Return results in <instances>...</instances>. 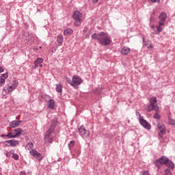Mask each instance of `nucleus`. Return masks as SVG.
I'll return each instance as SVG.
<instances>
[{
  "label": "nucleus",
  "instance_id": "obj_34",
  "mask_svg": "<svg viewBox=\"0 0 175 175\" xmlns=\"http://www.w3.org/2000/svg\"><path fill=\"white\" fill-rule=\"evenodd\" d=\"M153 118H154V120H161V115H159V113L156 112L153 116Z\"/></svg>",
  "mask_w": 175,
  "mask_h": 175
},
{
  "label": "nucleus",
  "instance_id": "obj_1",
  "mask_svg": "<svg viewBox=\"0 0 175 175\" xmlns=\"http://www.w3.org/2000/svg\"><path fill=\"white\" fill-rule=\"evenodd\" d=\"M100 36L98 43L102 46H109L111 43V38L109 36H106L105 32H100Z\"/></svg>",
  "mask_w": 175,
  "mask_h": 175
},
{
  "label": "nucleus",
  "instance_id": "obj_23",
  "mask_svg": "<svg viewBox=\"0 0 175 175\" xmlns=\"http://www.w3.org/2000/svg\"><path fill=\"white\" fill-rule=\"evenodd\" d=\"M57 42L59 43V44L62 46V43H64V36H62V35L57 36Z\"/></svg>",
  "mask_w": 175,
  "mask_h": 175
},
{
  "label": "nucleus",
  "instance_id": "obj_53",
  "mask_svg": "<svg viewBox=\"0 0 175 175\" xmlns=\"http://www.w3.org/2000/svg\"><path fill=\"white\" fill-rule=\"evenodd\" d=\"M143 40L144 41V38H143Z\"/></svg>",
  "mask_w": 175,
  "mask_h": 175
},
{
  "label": "nucleus",
  "instance_id": "obj_41",
  "mask_svg": "<svg viewBox=\"0 0 175 175\" xmlns=\"http://www.w3.org/2000/svg\"><path fill=\"white\" fill-rule=\"evenodd\" d=\"M142 175H150V172L147 170H144Z\"/></svg>",
  "mask_w": 175,
  "mask_h": 175
},
{
  "label": "nucleus",
  "instance_id": "obj_52",
  "mask_svg": "<svg viewBox=\"0 0 175 175\" xmlns=\"http://www.w3.org/2000/svg\"><path fill=\"white\" fill-rule=\"evenodd\" d=\"M0 175H2V174H1V173H0Z\"/></svg>",
  "mask_w": 175,
  "mask_h": 175
},
{
  "label": "nucleus",
  "instance_id": "obj_44",
  "mask_svg": "<svg viewBox=\"0 0 175 175\" xmlns=\"http://www.w3.org/2000/svg\"><path fill=\"white\" fill-rule=\"evenodd\" d=\"M136 116H139V118H142V117H143L140 115V113L138 111L136 112Z\"/></svg>",
  "mask_w": 175,
  "mask_h": 175
},
{
  "label": "nucleus",
  "instance_id": "obj_7",
  "mask_svg": "<svg viewBox=\"0 0 175 175\" xmlns=\"http://www.w3.org/2000/svg\"><path fill=\"white\" fill-rule=\"evenodd\" d=\"M166 18H167V14H166L165 12H162L159 16V24H160V25H165Z\"/></svg>",
  "mask_w": 175,
  "mask_h": 175
},
{
  "label": "nucleus",
  "instance_id": "obj_16",
  "mask_svg": "<svg viewBox=\"0 0 175 175\" xmlns=\"http://www.w3.org/2000/svg\"><path fill=\"white\" fill-rule=\"evenodd\" d=\"M157 102L158 100H157V97H154V96L151 97L149 100V103L152 106H158L157 105Z\"/></svg>",
  "mask_w": 175,
  "mask_h": 175
},
{
  "label": "nucleus",
  "instance_id": "obj_21",
  "mask_svg": "<svg viewBox=\"0 0 175 175\" xmlns=\"http://www.w3.org/2000/svg\"><path fill=\"white\" fill-rule=\"evenodd\" d=\"M43 62V58L42 57H38L34 61V65L36 68H38L39 66V64H42Z\"/></svg>",
  "mask_w": 175,
  "mask_h": 175
},
{
  "label": "nucleus",
  "instance_id": "obj_5",
  "mask_svg": "<svg viewBox=\"0 0 175 175\" xmlns=\"http://www.w3.org/2000/svg\"><path fill=\"white\" fill-rule=\"evenodd\" d=\"M139 124L145 128V129H147L148 131H150L151 129V124L147 122V120H144L143 117L139 118Z\"/></svg>",
  "mask_w": 175,
  "mask_h": 175
},
{
  "label": "nucleus",
  "instance_id": "obj_51",
  "mask_svg": "<svg viewBox=\"0 0 175 175\" xmlns=\"http://www.w3.org/2000/svg\"><path fill=\"white\" fill-rule=\"evenodd\" d=\"M37 11H38V12H40V10L38 9V10H37Z\"/></svg>",
  "mask_w": 175,
  "mask_h": 175
},
{
  "label": "nucleus",
  "instance_id": "obj_46",
  "mask_svg": "<svg viewBox=\"0 0 175 175\" xmlns=\"http://www.w3.org/2000/svg\"><path fill=\"white\" fill-rule=\"evenodd\" d=\"M99 2V0H92V3H98Z\"/></svg>",
  "mask_w": 175,
  "mask_h": 175
},
{
  "label": "nucleus",
  "instance_id": "obj_22",
  "mask_svg": "<svg viewBox=\"0 0 175 175\" xmlns=\"http://www.w3.org/2000/svg\"><path fill=\"white\" fill-rule=\"evenodd\" d=\"M92 39L95 40H98L99 42V39H100V32L99 33H94L91 36Z\"/></svg>",
  "mask_w": 175,
  "mask_h": 175
},
{
  "label": "nucleus",
  "instance_id": "obj_11",
  "mask_svg": "<svg viewBox=\"0 0 175 175\" xmlns=\"http://www.w3.org/2000/svg\"><path fill=\"white\" fill-rule=\"evenodd\" d=\"M47 106L51 110H54L55 107V101L53 99H49L47 102Z\"/></svg>",
  "mask_w": 175,
  "mask_h": 175
},
{
  "label": "nucleus",
  "instance_id": "obj_39",
  "mask_svg": "<svg viewBox=\"0 0 175 175\" xmlns=\"http://www.w3.org/2000/svg\"><path fill=\"white\" fill-rule=\"evenodd\" d=\"M6 83L5 79H0V87H2Z\"/></svg>",
  "mask_w": 175,
  "mask_h": 175
},
{
  "label": "nucleus",
  "instance_id": "obj_20",
  "mask_svg": "<svg viewBox=\"0 0 175 175\" xmlns=\"http://www.w3.org/2000/svg\"><path fill=\"white\" fill-rule=\"evenodd\" d=\"M56 126H57V119H54L51 122V127L49 128V129H51V131H55Z\"/></svg>",
  "mask_w": 175,
  "mask_h": 175
},
{
  "label": "nucleus",
  "instance_id": "obj_28",
  "mask_svg": "<svg viewBox=\"0 0 175 175\" xmlns=\"http://www.w3.org/2000/svg\"><path fill=\"white\" fill-rule=\"evenodd\" d=\"M13 90H16V88H14V86H13V85H12L11 86H8L6 89L5 88H3V91H8V92H12Z\"/></svg>",
  "mask_w": 175,
  "mask_h": 175
},
{
  "label": "nucleus",
  "instance_id": "obj_37",
  "mask_svg": "<svg viewBox=\"0 0 175 175\" xmlns=\"http://www.w3.org/2000/svg\"><path fill=\"white\" fill-rule=\"evenodd\" d=\"M152 14H155V12H153L150 17V23H154L155 21V18L152 16Z\"/></svg>",
  "mask_w": 175,
  "mask_h": 175
},
{
  "label": "nucleus",
  "instance_id": "obj_24",
  "mask_svg": "<svg viewBox=\"0 0 175 175\" xmlns=\"http://www.w3.org/2000/svg\"><path fill=\"white\" fill-rule=\"evenodd\" d=\"M55 90L57 92H59V94H62V85L61 83L56 84Z\"/></svg>",
  "mask_w": 175,
  "mask_h": 175
},
{
  "label": "nucleus",
  "instance_id": "obj_47",
  "mask_svg": "<svg viewBox=\"0 0 175 175\" xmlns=\"http://www.w3.org/2000/svg\"><path fill=\"white\" fill-rule=\"evenodd\" d=\"M150 1H151L152 3H157V0H150Z\"/></svg>",
  "mask_w": 175,
  "mask_h": 175
},
{
  "label": "nucleus",
  "instance_id": "obj_8",
  "mask_svg": "<svg viewBox=\"0 0 175 175\" xmlns=\"http://www.w3.org/2000/svg\"><path fill=\"white\" fill-rule=\"evenodd\" d=\"M83 83V80L78 75H74L72 77V87L80 85Z\"/></svg>",
  "mask_w": 175,
  "mask_h": 175
},
{
  "label": "nucleus",
  "instance_id": "obj_9",
  "mask_svg": "<svg viewBox=\"0 0 175 175\" xmlns=\"http://www.w3.org/2000/svg\"><path fill=\"white\" fill-rule=\"evenodd\" d=\"M5 146L7 147H16V146H18V140H14V139H11V140H7L5 142Z\"/></svg>",
  "mask_w": 175,
  "mask_h": 175
},
{
  "label": "nucleus",
  "instance_id": "obj_50",
  "mask_svg": "<svg viewBox=\"0 0 175 175\" xmlns=\"http://www.w3.org/2000/svg\"><path fill=\"white\" fill-rule=\"evenodd\" d=\"M151 28L154 29L155 28V25H152Z\"/></svg>",
  "mask_w": 175,
  "mask_h": 175
},
{
  "label": "nucleus",
  "instance_id": "obj_31",
  "mask_svg": "<svg viewBox=\"0 0 175 175\" xmlns=\"http://www.w3.org/2000/svg\"><path fill=\"white\" fill-rule=\"evenodd\" d=\"M168 124L169 125H173L175 126V120L172 118H169Z\"/></svg>",
  "mask_w": 175,
  "mask_h": 175
},
{
  "label": "nucleus",
  "instance_id": "obj_27",
  "mask_svg": "<svg viewBox=\"0 0 175 175\" xmlns=\"http://www.w3.org/2000/svg\"><path fill=\"white\" fill-rule=\"evenodd\" d=\"M25 148L26 150H32V148H33V143L32 142L27 143L25 146Z\"/></svg>",
  "mask_w": 175,
  "mask_h": 175
},
{
  "label": "nucleus",
  "instance_id": "obj_17",
  "mask_svg": "<svg viewBox=\"0 0 175 175\" xmlns=\"http://www.w3.org/2000/svg\"><path fill=\"white\" fill-rule=\"evenodd\" d=\"M15 134L14 135V137H18L23 135V129H14Z\"/></svg>",
  "mask_w": 175,
  "mask_h": 175
},
{
  "label": "nucleus",
  "instance_id": "obj_19",
  "mask_svg": "<svg viewBox=\"0 0 175 175\" xmlns=\"http://www.w3.org/2000/svg\"><path fill=\"white\" fill-rule=\"evenodd\" d=\"M1 137H8V139H14V135H13V133L12 132H9L8 133V134H2L1 135Z\"/></svg>",
  "mask_w": 175,
  "mask_h": 175
},
{
  "label": "nucleus",
  "instance_id": "obj_6",
  "mask_svg": "<svg viewBox=\"0 0 175 175\" xmlns=\"http://www.w3.org/2000/svg\"><path fill=\"white\" fill-rule=\"evenodd\" d=\"M30 155L31 157H34V158H36L38 161H42L43 159V156L41 153H39V152L36 151V150H31L29 151Z\"/></svg>",
  "mask_w": 175,
  "mask_h": 175
},
{
  "label": "nucleus",
  "instance_id": "obj_4",
  "mask_svg": "<svg viewBox=\"0 0 175 175\" xmlns=\"http://www.w3.org/2000/svg\"><path fill=\"white\" fill-rule=\"evenodd\" d=\"M55 131L51 130L50 129H49L45 133L44 135V142L46 143H50V144H51V143H53V139L54 137V136L53 135V134L55 133Z\"/></svg>",
  "mask_w": 175,
  "mask_h": 175
},
{
  "label": "nucleus",
  "instance_id": "obj_36",
  "mask_svg": "<svg viewBox=\"0 0 175 175\" xmlns=\"http://www.w3.org/2000/svg\"><path fill=\"white\" fill-rule=\"evenodd\" d=\"M164 175H172V172H170V170L169 168H167L164 170Z\"/></svg>",
  "mask_w": 175,
  "mask_h": 175
},
{
  "label": "nucleus",
  "instance_id": "obj_26",
  "mask_svg": "<svg viewBox=\"0 0 175 175\" xmlns=\"http://www.w3.org/2000/svg\"><path fill=\"white\" fill-rule=\"evenodd\" d=\"M163 135H166V127L160 129V132L159 133V136H160V137H162L163 136Z\"/></svg>",
  "mask_w": 175,
  "mask_h": 175
},
{
  "label": "nucleus",
  "instance_id": "obj_14",
  "mask_svg": "<svg viewBox=\"0 0 175 175\" xmlns=\"http://www.w3.org/2000/svg\"><path fill=\"white\" fill-rule=\"evenodd\" d=\"M72 18L74 20H81V13L79 11H75L73 13Z\"/></svg>",
  "mask_w": 175,
  "mask_h": 175
},
{
  "label": "nucleus",
  "instance_id": "obj_49",
  "mask_svg": "<svg viewBox=\"0 0 175 175\" xmlns=\"http://www.w3.org/2000/svg\"><path fill=\"white\" fill-rule=\"evenodd\" d=\"M8 155H12V152H8V153H7V156H8Z\"/></svg>",
  "mask_w": 175,
  "mask_h": 175
},
{
  "label": "nucleus",
  "instance_id": "obj_48",
  "mask_svg": "<svg viewBox=\"0 0 175 175\" xmlns=\"http://www.w3.org/2000/svg\"><path fill=\"white\" fill-rule=\"evenodd\" d=\"M39 66H40V68H43V64H42V63H41V64H39Z\"/></svg>",
  "mask_w": 175,
  "mask_h": 175
},
{
  "label": "nucleus",
  "instance_id": "obj_2",
  "mask_svg": "<svg viewBox=\"0 0 175 175\" xmlns=\"http://www.w3.org/2000/svg\"><path fill=\"white\" fill-rule=\"evenodd\" d=\"M169 162V158L166 156H161L160 158L157 159L154 162V166L157 167V170H159L162 167V165H165Z\"/></svg>",
  "mask_w": 175,
  "mask_h": 175
},
{
  "label": "nucleus",
  "instance_id": "obj_29",
  "mask_svg": "<svg viewBox=\"0 0 175 175\" xmlns=\"http://www.w3.org/2000/svg\"><path fill=\"white\" fill-rule=\"evenodd\" d=\"M76 144V142L75 141L72 140L68 143V148L69 150H72L73 147H75V145Z\"/></svg>",
  "mask_w": 175,
  "mask_h": 175
},
{
  "label": "nucleus",
  "instance_id": "obj_13",
  "mask_svg": "<svg viewBox=\"0 0 175 175\" xmlns=\"http://www.w3.org/2000/svg\"><path fill=\"white\" fill-rule=\"evenodd\" d=\"M129 53H131V49L126 46L123 47L120 51L122 55H128Z\"/></svg>",
  "mask_w": 175,
  "mask_h": 175
},
{
  "label": "nucleus",
  "instance_id": "obj_10",
  "mask_svg": "<svg viewBox=\"0 0 175 175\" xmlns=\"http://www.w3.org/2000/svg\"><path fill=\"white\" fill-rule=\"evenodd\" d=\"M23 122L22 120H13L11 121L9 124V126L11 128H17V126H20V123Z\"/></svg>",
  "mask_w": 175,
  "mask_h": 175
},
{
  "label": "nucleus",
  "instance_id": "obj_35",
  "mask_svg": "<svg viewBox=\"0 0 175 175\" xmlns=\"http://www.w3.org/2000/svg\"><path fill=\"white\" fill-rule=\"evenodd\" d=\"M8 72H5V73L1 75V76L0 77V79H4V80H6V79H8Z\"/></svg>",
  "mask_w": 175,
  "mask_h": 175
},
{
  "label": "nucleus",
  "instance_id": "obj_40",
  "mask_svg": "<svg viewBox=\"0 0 175 175\" xmlns=\"http://www.w3.org/2000/svg\"><path fill=\"white\" fill-rule=\"evenodd\" d=\"M12 85H13L14 88L16 89V88L17 87V85H18V82H17V81H14Z\"/></svg>",
  "mask_w": 175,
  "mask_h": 175
},
{
  "label": "nucleus",
  "instance_id": "obj_32",
  "mask_svg": "<svg viewBox=\"0 0 175 175\" xmlns=\"http://www.w3.org/2000/svg\"><path fill=\"white\" fill-rule=\"evenodd\" d=\"M157 128L158 129H162L163 128H166V126H165V124H163V122H159L157 124Z\"/></svg>",
  "mask_w": 175,
  "mask_h": 175
},
{
  "label": "nucleus",
  "instance_id": "obj_42",
  "mask_svg": "<svg viewBox=\"0 0 175 175\" xmlns=\"http://www.w3.org/2000/svg\"><path fill=\"white\" fill-rule=\"evenodd\" d=\"M145 46L147 47V49H152V45L151 44H146Z\"/></svg>",
  "mask_w": 175,
  "mask_h": 175
},
{
  "label": "nucleus",
  "instance_id": "obj_45",
  "mask_svg": "<svg viewBox=\"0 0 175 175\" xmlns=\"http://www.w3.org/2000/svg\"><path fill=\"white\" fill-rule=\"evenodd\" d=\"M20 175H27V173H25V172L22 171L20 172Z\"/></svg>",
  "mask_w": 175,
  "mask_h": 175
},
{
  "label": "nucleus",
  "instance_id": "obj_3",
  "mask_svg": "<svg viewBox=\"0 0 175 175\" xmlns=\"http://www.w3.org/2000/svg\"><path fill=\"white\" fill-rule=\"evenodd\" d=\"M78 131L80 137L83 139H88V137H90V133L88 130L85 129V126L84 125H81L78 128Z\"/></svg>",
  "mask_w": 175,
  "mask_h": 175
},
{
  "label": "nucleus",
  "instance_id": "obj_33",
  "mask_svg": "<svg viewBox=\"0 0 175 175\" xmlns=\"http://www.w3.org/2000/svg\"><path fill=\"white\" fill-rule=\"evenodd\" d=\"M76 21L74 23L75 27H80L81 25V20H75Z\"/></svg>",
  "mask_w": 175,
  "mask_h": 175
},
{
  "label": "nucleus",
  "instance_id": "obj_30",
  "mask_svg": "<svg viewBox=\"0 0 175 175\" xmlns=\"http://www.w3.org/2000/svg\"><path fill=\"white\" fill-rule=\"evenodd\" d=\"M66 81H67V83H68V84H70V85H71L72 87H73V79H70L69 77H65Z\"/></svg>",
  "mask_w": 175,
  "mask_h": 175
},
{
  "label": "nucleus",
  "instance_id": "obj_15",
  "mask_svg": "<svg viewBox=\"0 0 175 175\" xmlns=\"http://www.w3.org/2000/svg\"><path fill=\"white\" fill-rule=\"evenodd\" d=\"M165 165L166 166V167H168V169H171V170H173V169H174L175 167L174 163H173L169 159H168V161L167 162V163L165 164Z\"/></svg>",
  "mask_w": 175,
  "mask_h": 175
},
{
  "label": "nucleus",
  "instance_id": "obj_18",
  "mask_svg": "<svg viewBox=\"0 0 175 175\" xmlns=\"http://www.w3.org/2000/svg\"><path fill=\"white\" fill-rule=\"evenodd\" d=\"M72 33H73V29L72 28H68L64 31V36H69L72 35Z\"/></svg>",
  "mask_w": 175,
  "mask_h": 175
},
{
  "label": "nucleus",
  "instance_id": "obj_43",
  "mask_svg": "<svg viewBox=\"0 0 175 175\" xmlns=\"http://www.w3.org/2000/svg\"><path fill=\"white\" fill-rule=\"evenodd\" d=\"M5 71L2 66H0V73H2Z\"/></svg>",
  "mask_w": 175,
  "mask_h": 175
},
{
  "label": "nucleus",
  "instance_id": "obj_12",
  "mask_svg": "<svg viewBox=\"0 0 175 175\" xmlns=\"http://www.w3.org/2000/svg\"><path fill=\"white\" fill-rule=\"evenodd\" d=\"M152 110H154L155 111H159V107L151 105V104H149L147 106V111L150 112L152 111Z\"/></svg>",
  "mask_w": 175,
  "mask_h": 175
},
{
  "label": "nucleus",
  "instance_id": "obj_25",
  "mask_svg": "<svg viewBox=\"0 0 175 175\" xmlns=\"http://www.w3.org/2000/svg\"><path fill=\"white\" fill-rule=\"evenodd\" d=\"M162 25H160L159 24L158 25L156 26L157 30H154V33L157 35L158 33H159V32H162Z\"/></svg>",
  "mask_w": 175,
  "mask_h": 175
},
{
  "label": "nucleus",
  "instance_id": "obj_38",
  "mask_svg": "<svg viewBox=\"0 0 175 175\" xmlns=\"http://www.w3.org/2000/svg\"><path fill=\"white\" fill-rule=\"evenodd\" d=\"M12 158L13 159H14L15 161H18V154H16V153H13L12 154Z\"/></svg>",
  "mask_w": 175,
  "mask_h": 175
}]
</instances>
